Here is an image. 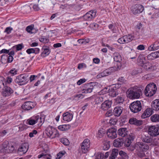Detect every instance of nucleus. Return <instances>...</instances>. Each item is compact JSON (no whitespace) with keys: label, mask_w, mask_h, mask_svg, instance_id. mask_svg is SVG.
Listing matches in <instances>:
<instances>
[{"label":"nucleus","mask_w":159,"mask_h":159,"mask_svg":"<svg viewBox=\"0 0 159 159\" xmlns=\"http://www.w3.org/2000/svg\"><path fill=\"white\" fill-rule=\"evenodd\" d=\"M141 93V89L137 86H134L130 88L128 95L130 99L138 98Z\"/></svg>","instance_id":"nucleus-1"},{"label":"nucleus","mask_w":159,"mask_h":159,"mask_svg":"<svg viewBox=\"0 0 159 159\" xmlns=\"http://www.w3.org/2000/svg\"><path fill=\"white\" fill-rule=\"evenodd\" d=\"M157 87L154 83L148 84L145 90V94L147 96L151 97L153 96L156 92Z\"/></svg>","instance_id":"nucleus-2"},{"label":"nucleus","mask_w":159,"mask_h":159,"mask_svg":"<svg viewBox=\"0 0 159 159\" xmlns=\"http://www.w3.org/2000/svg\"><path fill=\"white\" fill-rule=\"evenodd\" d=\"M47 136L51 139L59 137V134L57 130L51 126L47 127L45 130Z\"/></svg>","instance_id":"nucleus-3"},{"label":"nucleus","mask_w":159,"mask_h":159,"mask_svg":"<svg viewBox=\"0 0 159 159\" xmlns=\"http://www.w3.org/2000/svg\"><path fill=\"white\" fill-rule=\"evenodd\" d=\"M130 110L135 113L140 111L142 109V105L140 101H137L132 102L129 106Z\"/></svg>","instance_id":"nucleus-4"},{"label":"nucleus","mask_w":159,"mask_h":159,"mask_svg":"<svg viewBox=\"0 0 159 159\" xmlns=\"http://www.w3.org/2000/svg\"><path fill=\"white\" fill-rule=\"evenodd\" d=\"M28 75L26 74H21L17 76L15 79V82L20 85L26 84L27 82Z\"/></svg>","instance_id":"nucleus-5"},{"label":"nucleus","mask_w":159,"mask_h":159,"mask_svg":"<svg viewBox=\"0 0 159 159\" xmlns=\"http://www.w3.org/2000/svg\"><path fill=\"white\" fill-rule=\"evenodd\" d=\"M148 133L151 136L155 137L159 135V125H151L149 127Z\"/></svg>","instance_id":"nucleus-6"},{"label":"nucleus","mask_w":159,"mask_h":159,"mask_svg":"<svg viewBox=\"0 0 159 159\" xmlns=\"http://www.w3.org/2000/svg\"><path fill=\"white\" fill-rule=\"evenodd\" d=\"M90 146V140L88 139H85L82 143L81 149L83 153H87L89 150Z\"/></svg>","instance_id":"nucleus-7"},{"label":"nucleus","mask_w":159,"mask_h":159,"mask_svg":"<svg viewBox=\"0 0 159 159\" xmlns=\"http://www.w3.org/2000/svg\"><path fill=\"white\" fill-rule=\"evenodd\" d=\"M143 6L140 4H136L132 7L131 11L134 15L139 14L144 10Z\"/></svg>","instance_id":"nucleus-8"},{"label":"nucleus","mask_w":159,"mask_h":159,"mask_svg":"<svg viewBox=\"0 0 159 159\" xmlns=\"http://www.w3.org/2000/svg\"><path fill=\"white\" fill-rule=\"evenodd\" d=\"M96 11L95 10H91L83 16L84 20H90L95 17Z\"/></svg>","instance_id":"nucleus-9"},{"label":"nucleus","mask_w":159,"mask_h":159,"mask_svg":"<svg viewBox=\"0 0 159 159\" xmlns=\"http://www.w3.org/2000/svg\"><path fill=\"white\" fill-rule=\"evenodd\" d=\"M35 106V104L31 102H25L21 106L23 109L25 111L30 110L33 108Z\"/></svg>","instance_id":"nucleus-10"},{"label":"nucleus","mask_w":159,"mask_h":159,"mask_svg":"<svg viewBox=\"0 0 159 159\" xmlns=\"http://www.w3.org/2000/svg\"><path fill=\"white\" fill-rule=\"evenodd\" d=\"M116 129L113 128L109 129L107 132V136L111 139H114L116 138Z\"/></svg>","instance_id":"nucleus-11"},{"label":"nucleus","mask_w":159,"mask_h":159,"mask_svg":"<svg viewBox=\"0 0 159 159\" xmlns=\"http://www.w3.org/2000/svg\"><path fill=\"white\" fill-rule=\"evenodd\" d=\"M29 149V144L27 143H22L18 149V152H21L22 154L27 152Z\"/></svg>","instance_id":"nucleus-12"},{"label":"nucleus","mask_w":159,"mask_h":159,"mask_svg":"<svg viewBox=\"0 0 159 159\" xmlns=\"http://www.w3.org/2000/svg\"><path fill=\"white\" fill-rule=\"evenodd\" d=\"M154 110L153 108H148L144 111L141 116V117L143 119H145L151 116L153 113Z\"/></svg>","instance_id":"nucleus-13"},{"label":"nucleus","mask_w":159,"mask_h":159,"mask_svg":"<svg viewBox=\"0 0 159 159\" xmlns=\"http://www.w3.org/2000/svg\"><path fill=\"white\" fill-rule=\"evenodd\" d=\"M142 67L146 70L151 71H153L156 69L155 66L148 62H145Z\"/></svg>","instance_id":"nucleus-14"},{"label":"nucleus","mask_w":159,"mask_h":159,"mask_svg":"<svg viewBox=\"0 0 159 159\" xmlns=\"http://www.w3.org/2000/svg\"><path fill=\"white\" fill-rule=\"evenodd\" d=\"M84 88L83 89V90L84 91L83 93H91L93 89V87L92 85V83L85 84Z\"/></svg>","instance_id":"nucleus-15"},{"label":"nucleus","mask_w":159,"mask_h":159,"mask_svg":"<svg viewBox=\"0 0 159 159\" xmlns=\"http://www.w3.org/2000/svg\"><path fill=\"white\" fill-rule=\"evenodd\" d=\"M112 103L111 101L106 100L102 104L101 108L104 110H107L111 107Z\"/></svg>","instance_id":"nucleus-16"},{"label":"nucleus","mask_w":159,"mask_h":159,"mask_svg":"<svg viewBox=\"0 0 159 159\" xmlns=\"http://www.w3.org/2000/svg\"><path fill=\"white\" fill-rule=\"evenodd\" d=\"M73 117V115L69 112L64 113L63 115V120L67 121H71Z\"/></svg>","instance_id":"nucleus-17"},{"label":"nucleus","mask_w":159,"mask_h":159,"mask_svg":"<svg viewBox=\"0 0 159 159\" xmlns=\"http://www.w3.org/2000/svg\"><path fill=\"white\" fill-rule=\"evenodd\" d=\"M129 123L131 124L139 126L142 124L143 121L140 120H138L134 118H132L129 120Z\"/></svg>","instance_id":"nucleus-18"},{"label":"nucleus","mask_w":159,"mask_h":159,"mask_svg":"<svg viewBox=\"0 0 159 159\" xmlns=\"http://www.w3.org/2000/svg\"><path fill=\"white\" fill-rule=\"evenodd\" d=\"M113 57L114 61L116 62H119V66H118V67L119 68V66H121L120 62L122 60L121 56L118 52H116L113 54Z\"/></svg>","instance_id":"nucleus-19"},{"label":"nucleus","mask_w":159,"mask_h":159,"mask_svg":"<svg viewBox=\"0 0 159 159\" xmlns=\"http://www.w3.org/2000/svg\"><path fill=\"white\" fill-rule=\"evenodd\" d=\"M124 143V140L122 139H117L114 140L113 144L116 147H121Z\"/></svg>","instance_id":"nucleus-20"},{"label":"nucleus","mask_w":159,"mask_h":159,"mask_svg":"<svg viewBox=\"0 0 159 159\" xmlns=\"http://www.w3.org/2000/svg\"><path fill=\"white\" fill-rule=\"evenodd\" d=\"M123 109V107H116L114 108L113 112L114 115L117 116H119L122 113Z\"/></svg>","instance_id":"nucleus-21"},{"label":"nucleus","mask_w":159,"mask_h":159,"mask_svg":"<svg viewBox=\"0 0 159 159\" xmlns=\"http://www.w3.org/2000/svg\"><path fill=\"white\" fill-rule=\"evenodd\" d=\"M134 136L132 135H129L125 141V146L126 147H129L132 143V141L134 140Z\"/></svg>","instance_id":"nucleus-22"},{"label":"nucleus","mask_w":159,"mask_h":159,"mask_svg":"<svg viewBox=\"0 0 159 159\" xmlns=\"http://www.w3.org/2000/svg\"><path fill=\"white\" fill-rule=\"evenodd\" d=\"M152 107L156 111L159 110V99H156L153 101L152 103Z\"/></svg>","instance_id":"nucleus-23"},{"label":"nucleus","mask_w":159,"mask_h":159,"mask_svg":"<svg viewBox=\"0 0 159 159\" xmlns=\"http://www.w3.org/2000/svg\"><path fill=\"white\" fill-rule=\"evenodd\" d=\"M118 134L122 137H125L128 134V131L126 128H120L118 131Z\"/></svg>","instance_id":"nucleus-24"},{"label":"nucleus","mask_w":159,"mask_h":159,"mask_svg":"<svg viewBox=\"0 0 159 159\" xmlns=\"http://www.w3.org/2000/svg\"><path fill=\"white\" fill-rule=\"evenodd\" d=\"M137 62L139 66H142L146 62L145 58L142 55H139L137 58Z\"/></svg>","instance_id":"nucleus-25"},{"label":"nucleus","mask_w":159,"mask_h":159,"mask_svg":"<svg viewBox=\"0 0 159 159\" xmlns=\"http://www.w3.org/2000/svg\"><path fill=\"white\" fill-rule=\"evenodd\" d=\"M13 93V90L9 87H6L5 90L3 92V94L5 97L8 96Z\"/></svg>","instance_id":"nucleus-26"},{"label":"nucleus","mask_w":159,"mask_h":159,"mask_svg":"<svg viewBox=\"0 0 159 159\" xmlns=\"http://www.w3.org/2000/svg\"><path fill=\"white\" fill-rule=\"evenodd\" d=\"M43 50L41 54V56L43 57H45L48 55L50 53V50L49 47L44 46L43 48Z\"/></svg>","instance_id":"nucleus-27"},{"label":"nucleus","mask_w":159,"mask_h":159,"mask_svg":"<svg viewBox=\"0 0 159 159\" xmlns=\"http://www.w3.org/2000/svg\"><path fill=\"white\" fill-rule=\"evenodd\" d=\"M8 142L7 141H5L0 146V151L1 152H6V150L7 149H9L8 148Z\"/></svg>","instance_id":"nucleus-28"},{"label":"nucleus","mask_w":159,"mask_h":159,"mask_svg":"<svg viewBox=\"0 0 159 159\" xmlns=\"http://www.w3.org/2000/svg\"><path fill=\"white\" fill-rule=\"evenodd\" d=\"M157 42H155L148 47V50L149 51H152L158 49L159 47L157 45Z\"/></svg>","instance_id":"nucleus-29"},{"label":"nucleus","mask_w":159,"mask_h":159,"mask_svg":"<svg viewBox=\"0 0 159 159\" xmlns=\"http://www.w3.org/2000/svg\"><path fill=\"white\" fill-rule=\"evenodd\" d=\"M118 151L117 149H113L111 151V154L109 157V159H115L118 154Z\"/></svg>","instance_id":"nucleus-30"},{"label":"nucleus","mask_w":159,"mask_h":159,"mask_svg":"<svg viewBox=\"0 0 159 159\" xmlns=\"http://www.w3.org/2000/svg\"><path fill=\"white\" fill-rule=\"evenodd\" d=\"M157 52H155L150 54L147 56V58L148 60H152L159 57L157 55Z\"/></svg>","instance_id":"nucleus-31"},{"label":"nucleus","mask_w":159,"mask_h":159,"mask_svg":"<svg viewBox=\"0 0 159 159\" xmlns=\"http://www.w3.org/2000/svg\"><path fill=\"white\" fill-rule=\"evenodd\" d=\"M142 139L143 141L147 143H151L152 141V139L151 136H146L145 135L142 136Z\"/></svg>","instance_id":"nucleus-32"},{"label":"nucleus","mask_w":159,"mask_h":159,"mask_svg":"<svg viewBox=\"0 0 159 159\" xmlns=\"http://www.w3.org/2000/svg\"><path fill=\"white\" fill-rule=\"evenodd\" d=\"M109 95L113 97H116L119 94L116 89H114V88L112 89V88H111V89H109Z\"/></svg>","instance_id":"nucleus-33"},{"label":"nucleus","mask_w":159,"mask_h":159,"mask_svg":"<svg viewBox=\"0 0 159 159\" xmlns=\"http://www.w3.org/2000/svg\"><path fill=\"white\" fill-rule=\"evenodd\" d=\"M140 145L139 148L141 151H144L149 148L148 145L145 143H140Z\"/></svg>","instance_id":"nucleus-34"},{"label":"nucleus","mask_w":159,"mask_h":159,"mask_svg":"<svg viewBox=\"0 0 159 159\" xmlns=\"http://www.w3.org/2000/svg\"><path fill=\"white\" fill-rule=\"evenodd\" d=\"M8 148L9 149H6V152L7 153H10L12 152L14 150V144L11 142H8Z\"/></svg>","instance_id":"nucleus-35"},{"label":"nucleus","mask_w":159,"mask_h":159,"mask_svg":"<svg viewBox=\"0 0 159 159\" xmlns=\"http://www.w3.org/2000/svg\"><path fill=\"white\" fill-rule=\"evenodd\" d=\"M150 119L154 122H159V114H155L151 116Z\"/></svg>","instance_id":"nucleus-36"},{"label":"nucleus","mask_w":159,"mask_h":159,"mask_svg":"<svg viewBox=\"0 0 159 159\" xmlns=\"http://www.w3.org/2000/svg\"><path fill=\"white\" fill-rule=\"evenodd\" d=\"M70 126L69 125H60L58 127V129L61 131H66L70 128Z\"/></svg>","instance_id":"nucleus-37"},{"label":"nucleus","mask_w":159,"mask_h":159,"mask_svg":"<svg viewBox=\"0 0 159 159\" xmlns=\"http://www.w3.org/2000/svg\"><path fill=\"white\" fill-rule=\"evenodd\" d=\"M104 98L103 96L101 95L97 96L95 99V103L98 104L104 101Z\"/></svg>","instance_id":"nucleus-38"},{"label":"nucleus","mask_w":159,"mask_h":159,"mask_svg":"<svg viewBox=\"0 0 159 159\" xmlns=\"http://www.w3.org/2000/svg\"><path fill=\"white\" fill-rule=\"evenodd\" d=\"M28 124L30 125H33L35 124L36 122L35 116H33L27 120Z\"/></svg>","instance_id":"nucleus-39"},{"label":"nucleus","mask_w":159,"mask_h":159,"mask_svg":"<svg viewBox=\"0 0 159 159\" xmlns=\"http://www.w3.org/2000/svg\"><path fill=\"white\" fill-rule=\"evenodd\" d=\"M125 39L126 40V43L131 41L134 39V37L131 34H128L124 36Z\"/></svg>","instance_id":"nucleus-40"},{"label":"nucleus","mask_w":159,"mask_h":159,"mask_svg":"<svg viewBox=\"0 0 159 159\" xmlns=\"http://www.w3.org/2000/svg\"><path fill=\"white\" fill-rule=\"evenodd\" d=\"M113 71V68H110L104 70L102 72L104 76L108 75L111 74Z\"/></svg>","instance_id":"nucleus-41"},{"label":"nucleus","mask_w":159,"mask_h":159,"mask_svg":"<svg viewBox=\"0 0 159 159\" xmlns=\"http://www.w3.org/2000/svg\"><path fill=\"white\" fill-rule=\"evenodd\" d=\"M124 96L123 95L118 96L116 98V101L117 103H123L124 102Z\"/></svg>","instance_id":"nucleus-42"},{"label":"nucleus","mask_w":159,"mask_h":159,"mask_svg":"<svg viewBox=\"0 0 159 159\" xmlns=\"http://www.w3.org/2000/svg\"><path fill=\"white\" fill-rule=\"evenodd\" d=\"M35 117L36 123H38V125L39 126H41L44 121L43 119L41 117H39V116H36Z\"/></svg>","instance_id":"nucleus-43"},{"label":"nucleus","mask_w":159,"mask_h":159,"mask_svg":"<svg viewBox=\"0 0 159 159\" xmlns=\"http://www.w3.org/2000/svg\"><path fill=\"white\" fill-rule=\"evenodd\" d=\"M7 60V55L4 54L2 56L1 60L2 64H5L8 63Z\"/></svg>","instance_id":"nucleus-44"},{"label":"nucleus","mask_w":159,"mask_h":159,"mask_svg":"<svg viewBox=\"0 0 159 159\" xmlns=\"http://www.w3.org/2000/svg\"><path fill=\"white\" fill-rule=\"evenodd\" d=\"M60 142L65 145H69L70 142L69 140L66 138H63L60 139Z\"/></svg>","instance_id":"nucleus-45"},{"label":"nucleus","mask_w":159,"mask_h":159,"mask_svg":"<svg viewBox=\"0 0 159 159\" xmlns=\"http://www.w3.org/2000/svg\"><path fill=\"white\" fill-rule=\"evenodd\" d=\"M110 146L108 142L104 141L103 142V149L104 150H107L110 148Z\"/></svg>","instance_id":"nucleus-46"},{"label":"nucleus","mask_w":159,"mask_h":159,"mask_svg":"<svg viewBox=\"0 0 159 159\" xmlns=\"http://www.w3.org/2000/svg\"><path fill=\"white\" fill-rule=\"evenodd\" d=\"M66 152V151L64 150H63L61 151H60L58 154H57V157H56L57 159H60L64 155Z\"/></svg>","instance_id":"nucleus-47"},{"label":"nucleus","mask_w":159,"mask_h":159,"mask_svg":"<svg viewBox=\"0 0 159 159\" xmlns=\"http://www.w3.org/2000/svg\"><path fill=\"white\" fill-rule=\"evenodd\" d=\"M17 74V70L15 68L11 70L9 72V75L11 76H14Z\"/></svg>","instance_id":"nucleus-48"},{"label":"nucleus","mask_w":159,"mask_h":159,"mask_svg":"<svg viewBox=\"0 0 159 159\" xmlns=\"http://www.w3.org/2000/svg\"><path fill=\"white\" fill-rule=\"evenodd\" d=\"M105 133V131L103 129H101L98 130V134L100 138L102 137Z\"/></svg>","instance_id":"nucleus-49"},{"label":"nucleus","mask_w":159,"mask_h":159,"mask_svg":"<svg viewBox=\"0 0 159 159\" xmlns=\"http://www.w3.org/2000/svg\"><path fill=\"white\" fill-rule=\"evenodd\" d=\"M152 3H153L154 8L156 9H158L159 8V1L158 0H153Z\"/></svg>","instance_id":"nucleus-50"},{"label":"nucleus","mask_w":159,"mask_h":159,"mask_svg":"<svg viewBox=\"0 0 159 159\" xmlns=\"http://www.w3.org/2000/svg\"><path fill=\"white\" fill-rule=\"evenodd\" d=\"M24 47L23 44H19L13 47V48H16V51H18L21 50Z\"/></svg>","instance_id":"nucleus-51"},{"label":"nucleus","mask_w":159,"mask_h":159,"mask_svg":"<svg viewBox=\"0 0 159 159\" xmlns=\"http://www.w3.org/2000/svg\"><path fill=\"white\" fill-rule=\"evenodd\" d=\"M119 155L120 156V157L125 158V159L128 157L127 154L123 151H120L119 152Z\"/></svg>","instance_id":"nucleus-52"},{"label":"nucleus","mask_w":159,"mask_h":159,"mask_svg":"<svg viewBox=\"0 0 159 159\" xmlns=\"http://www.w3.org/2000/svg\"><path fill=\"white\" fill-rule=\"evenodd\" d=\"M34 25H31L27 26L26 28V30L29 33H32V32L33 30L34 29Z\"/></svg>","instance_id":"nucleus-53"},{"label":"nucleus","mask_w":159,"mask_h":159,"mask_svg":"<svg viewBox=\"0 0 159 159\" xmlns=\"http://www.w3.org/2000/svg\"><path fill=\"white\" fill-rule=\"evenodd\" d=\"M141 73V70L140 69H138L134 70L131 73L132 75H135Z\"/></svg>","instance_id":"nucleus-54"},{"label":"nucleus","mask_w":159,"mask_h":159,"mask_svg":"<svg viewBox=\"0 0 159 159\" xmlns=\"http://www.w3.org/2000/svg\"><path fill=\"white\" fill-rule=\"evenodd\" d=\"M117 41L120 44H124L126 43V40L125 39L124 36L119 39Z\"/></svg>","instance_id":"nucleus-55"},{"label":"nucleus","mask_w":159,"mask_h":159,"mask_svg":"<svg viewBox=\"0 0 159 159\" xmlns=\"http://www.w3.org/2000/svg\"><path fill=\"white\" fill-rule=\"evenodd\" d=\"M90 27L94 29H96L98 27V25L96 23H93L90 25Z\"/></svg>","instance_id":"nucleus-56"},{"label":"nucleus","mask_w":159,"mask_h":159,"mask_svg":"<svg viewBox=\"0 0 159 159\" xmlns=\"http://www.w3.org/2000/svg\"><path fill=\"white\" fill-rule=\"evenodd\" d=\"M40 41L43 43H47L48 42L49 39L45 37H43L40 39Z\"/></svg>","instance_id":"nucleus-57"},{"label":"nucleus","mask_w":159,"mask_h":159,"mask_svg":"<svg viewBox=\"0 0 159 159\" xmlns=\"http://www.w3.org/2000/svg\"><path fill=\"white\" fill-rule=\"evenodd\" d=\"M86 80L85 79H81L77 82V84L79 85H80L84 83Z\"/></svg>","instance_id":"nucleus-58"},{"label":"nucleus","mask_w":159,"mask_h":159,"mask_svg":"<svg viewBox=\"0 0 159 159\" xmlns=\"http://www.w3.org/2000/svg\"><path fill=\"white\" fill-rule=\"evenodd\" d=\"M86 65L84 63H82L79 64L78 65L77 68L78 69H81L83 68H86Z\"/></svg>","instance_id":"nucleus-59"},{"label":"nucleus","mask_w":159,"mask_h":159,"mask_svg":"<svg viewBox=\"0 0 159 159\" xmlns=\"http://www.w3.org/2000/svg\"><path fill=\"white\" fill-rule=\"evenodd\" d=\"M12 30V28L10 27H8L6 28L4 32L6 33L7 34H9L11 33V30Z\"/></svg>","instance_id":"nucleus-60"},{"label":"nucleus","mask_w":159,"mask_h":159,"mask_svg":"<svg viewBox=\"0 0 159 159\" xmlns=\"http://www.w3.org/2000/svg\"><path fill=\"white\" fill-rule=\"evenodd\" d=\"M103 157L104 154L102 153H101L96 156L95 159H103Z\"/></svg>","instance_id":"nucleus-61"},{"label":"nucleus","mask_w":159,"mask_h":159,"mask_svg":"<svg viewBox=\"0 0 159 159\" xmlns=\"http://www.w3.org/2000/svg\"><path fill=\"white\" fill-rule=\"evenodd\" d=\"M7 58L8 63L11 62L13 61V57L11 55H9L8 56H7Z\"/></svg>","instance_id":"nucleus-62"},{"label":"nucleus","mask_w":159,"mask_h":159,"mask_svg":"<svg viewBox=\"0 0 159 159\" xmlns=\"http://www.w3.org/2000/svg\"><path fill=\"white\" fill-rule=\"evenodd\" d=\"M26 52L28 54L34 53V49L33 48H29L27 50Z\"/></svg>","instance_id":"nucleus-63"},{"label":"nucleus","mask_w":159,"mask_h":159,"mask_svg":"<svg viewBox=\"0 0 159 159\" xmlns=\"http://www.w3.org/2000/svg\"><path fill=\"white\" fill-rule=\"evenodd\" d=\"M137 49L138 50H142L144 49L145 47L143 45H140L137 47Z\"/></svg>","instance_id":"nucleus-64"}]
</instances>
